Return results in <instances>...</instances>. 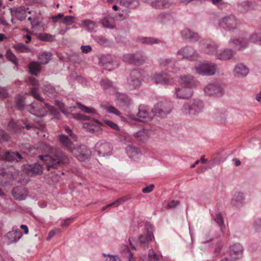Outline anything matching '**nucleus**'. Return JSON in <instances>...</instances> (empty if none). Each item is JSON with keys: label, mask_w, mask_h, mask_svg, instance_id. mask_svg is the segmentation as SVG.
Wrapping results in <instances>:
<instances>
[{"label": "nucleus", "mask_w": 261, "mask_h": 261, "mask_svg": "<svg viewBox=\"0 0 261 261\" xmlns=\"http://www.w3.org/2000/svg\"><path fill=\"white\" fill-rule=\"evenodd\" d=\"M40 147L44 148L45 151L48 153L39 156L47 170L61 167L69 163L68 158L61 149L54 148L44 143L41 144Z\"/></svg>", "instance_id": "f257e3e1"}, {"label": "nucleus", "mask_w": 261, "mask_h": 261, "mask_svg": "<svg viewBox=\"0 0 261 261\" xmlns=\"http://www.w3.org/2000/svg\"><path fill=\"white\" fill-rule=\"evenodd\" d=\"M31 94L39 102H34L27 106V109L30 113L38 117H42L45 115L47 111H49L55 117H58L59 112L54 107L43 102V98L40 96L36 87L31 89Z\"/></svg>", "instance_id": "f03ea898"}, {"label": "nucleus", "mask_w": 261, "mask_h": 261, "mask_svg": "<svg viewBox=\"0 0 261 261\" xmlns=\"http://www.w3.org/2000/svg\"><path fill=\"white\" fill-rule=\"evenodd\" d=\"M204 110V104L202 100L194 99L185 102L181 109L182 113L186 115L196 116Z\"/></svg>", "instance_id": "7ed1b4c3"}, {"label": "nucleus", "mask_w": 261, "mask_h": 261, "mask_svg": "<svg viewBox=\"0 0 261 261\" xmlns=\"http://www.w3.org/2000/svg\"><path fill=\"white\" fill-rule=\"evenodd\" d=\"M217 68L216 64L207 61L199 62L195 65L196 70L198 74L206 76L214 75Z\"/></svg>", "instance_id": "20e7f679"}, {"label": "nucleus", "mask_w": 261, "mask_h": 261, "mask_svg": "<svg viewBox=\"0 0 261 261\" xmlns=\"http://www.w3.org/2000/svg\"><path fill=\"white\" fill-rule=\"evenodd\" d=\"M219 24L227 31L234 32L239 29L240 23L235 16L229 15L221 18Z\"/></svg>", "instance_id": "39448f33"}, {"label": "nucleus", "mask_w": 261, "mask_h": 261, "mask_svg": "<svg viewBox=\"0 0 261 261\" xmlns=\"http://www.w3.org/2000/svg\"><path fill=\"white\" fill-rule=\"evenodd\" d=\"M205 94L215 97H222L225 92L223 85L219 82H213L207 84L203 89Z\"/></svg>", "instance_id": "423d86ee"}, {"label": "nucleus", "mask_w": 261, "mask_h": 261, "mask_svg": "<svg viewBox=\"0 0 261 261\" xmlns=\"http://www.w3.org/2000/svg\"><path fill=\"white\" fill-rule=\"evenodd\" d=\"M141 77V74L139 70H132L127 81V89L130 90L139 88L142 83Z\"/></svg>", "instance_id": "0eeeda50"}, {"label": "nucleus", "mask_w": 261, "mask_h": 261, "mask_svg": "<svg viewBox=\"0 0 261 261\" xmlns=\"http://www.w3.org/2000/svg\"><path fill=\"white\" fill-rule=\"evenodd\" d=\"M177 56L178 59L186 58L194 60L197 59L198 54L192 47L186 46L178 51Z\"/></svg>", "instance_id": "6e6552de"}, {"label": "nucleus", "mask_w": 261, "mask_h": 261, "mask_svg": "<svg viewBox=\"0 0 261 261\" xmlns=\"http://www.w3.org/2000/svg\"><path fill=\"white\" fill-rule=\"evenodd\" d=\"M146 59L144 54H127L123 57L124 62L137 65L143 64Z\"/></svg>", "instance_id": "1a4fd4ad"}, {"label": "nucleus", "mask_w": 261, "mask_h": 261, "mask_svg": "<svg viewBox=\"0 0 261 261\" xmlns=\"http://www.w3.org/2000/svg\"><path fill=\"white\" fill-rule=\"evenodd\" d=\"M172 109V104L170 102H160L154 106L152 109V113L154 115L159 114L163 117L169 113Z\"/></svg>", "instance_id": "9d476101"}, {"label": "nucleus", "mask_w": 261, "mask_h": 261, "mask_svg": "<svg viewBox=\"0 0 261 261\" xmlns=\"http://www.w3.org/2000/svg\"><path fill=\"white\" fill-rule=\"evenodd\" d=\"M71 152L80 161H85L91 154L90 150L85 145L74 147Z\"/></svg>", "instance_id": "9b49d317"}, {"label": "nucleus", "mask_w": 261, "mask_h": 261, "mask_svg": "<svg viewBox=\"0 0 261 261\" xmlns=\"http://www.w3.org/2000/svg\"><path fill=\"white\" fill-rule=\"evenodd\" d=\"M95 148L98 154L101 156L111 155L112 150L111 144L104 141L98 142L95 145Z\"/></svg>", "instance_id": "f8f14e48"}, {"label": "nucleus", "mask_w": 261, "mask_h": 261, "mask_svg": "<svg viewBox=\"0 0 261 261\" xmlns=\"http://www.w3.org/2000/svg\"><path fill=\"white\" fill-rule=\"evenodd\" d=\"M151 79L155 84L171 85L174 83L173 79L165 72L156 73L151 75Z\"/></svg>", "instance_id": "ddd939ff"}, {"label": "nucleus", "mask_w": 261, "mask_h": 261, "mask_svg": "<svg viewBox=\"0 0 261 261\" xmlns=\"http://www.w3.org/2000/svg\"><path fill=\"white\" fill-rule=\"evenodd\" d=\"M243 248L240 243H236L229 247V255L232 261L241 258L243 255Z\"/></svg>", "instance_id": "4468645a"}, {"label": "nucleus", "mask_w": 261, "mask_h": 261, "mask_svg": "<svg viewBox=\"0 0 261 261\" xmlns=\"http://www.w3.org/2000/svg\"><path fill=\"white\" fill-rule=\"evenodd\" d=\"M153 239L154 236L153 232L147 228L146 232L141 234L139 236V241L140 246L144 249H146L149 248V243Z\"/></svg>", "instance_id": "2eb2a0df"}, {"label": "nucleus", "mask_w": 261, "mask_h": 261, "mask_svg": "<svg viewBox=\"0 0 261 261\" xmlns=\"http://www.w3.org/2000/svg\"><path fill=\"white\" fill-rule=\"evenodd\" d=\"M200 44L204 53L208 55H215L216 56L218 46L215 42L202 41L200 42Z\"/></svg>", "instance_id": "dca6fc26"}, {"label": "nucleus", "mask_w": 261, "mask_h": 261, "mask_svg": "<svg viewBox=\"0 0 261 261\" xmlns=\"http://www.w3.org/2000/svg\"><path fill=\"white\" fill-rule=\"evenodd\" d=\"M101 121L94 120L89 122H85L83 124V127L91 133L99 134L101 132Z\"/></svg>", "instance_id": "f3484780"}, {"label": "nucleus", "mask_w": 261, "mask_h": 261, "mask_svg": "<svg viewBox=\"0 0 261 261\" xmlns=\"http://www.w3.org/2000/svg\"><path fill=\"white\" fill-rule=\"evenodd\" d=\"M175 95L180 99H188L193 95V90L190 88L181 85V87L175 88Z\"/></svg>", "instance_id": "a211bd4d"}, {"label": "nucleus", "mask_w": 261, "mask_h": 261, "mask_svg": "<svg viewBox=\"0 0 261 261\" xmlns=\"http://www.w3.org/2000/svg\"><path fill=\"white\" fill-rule=\"evenodd\" d=\"M29 8H24L23 7H18L11 9V13L12 16L15 17L20 21H22L27 16V14H30L31 12L29 10Z\"/></svg>", "instance_id": "6ab92c4d"}, {"label": "nucleus", "mask_w": 261, "mask_h": 261, "mask_svg": "<svg viewBox=\"0 0 261 261\" xmlns=\"http://www.w3.org/2000/svg\"><path fill=\"white\" fill-rule=\"evenodd\" d=\"M179 82L181 85L190 88L191 89L198 85V82L192 76L189 75L181 76Z\"/></svg>", "instance_id": "aec40b11"}, {"label": "nucleus", "mask_w": 261, "mask_h": 261, "mask_svg": "<svg viewBox=\"0 0 261 261\" xmlns=\"http://www.w3.org/2000/svg\"><path fill=\"white\" fill-rule=\"evenodd\" d=\"M248 41L244 38H232L229 42L230 46L236 50H240L247 46Z\"/></svg>", "instance_id": "412c9836"}, {"label": "nucleus", "mask_w": 261, "mask_h": 261, "mask_svg": "<svg viewBox=\"0 0 261 261\" xmlns=\"http://www.w3.org/2000/svg\"><path fill=\"white\" fill-rule=\"evenodd\" d=\"M22 232L19 229H13L12 231L8 232L5 237L9 243H16L22 237Z\"/></svg>", "instance_id": "4be33fe9"}, {"label": "nucleus", "mask_w": 261, "mask_h": 261, "mask_svg": "<svg viewBox=\"0 0 261 261\" xmlns=\"http://www.w3.org/2000/svg\"><path fill=\"white\" fill-rule=\"evenodd\" d=\"M234 55V51L231 49H224L217 51L216 53V58L220 60L226 61L230 59Z\"/></svg>", "instance_id": "5701e85b"}, {"label": "nucleus", "mask_w": 261, "mask_h": 261, "mask_svg": "<svg viewBox=\"0 0 261 261\" xmlns=\"http://www.w3.org/2000/svg\"><path fill=\"white\" fill-rule=\"evenodd\" d=\"M28 174L31 176L41 174L42 173V166L38 163L29 165L26 167Z\"/></svg>", "instance_id": "b1692460"}, {"label": "nucleus", "mask_w": 261, "mask_h": 261, "mask_svg": "<svg viewBox=\"0 0 261 261\" xmlns=\"http://www.w3.org/2000/svg\"><path fill=\"white\" fill-rule=\"evenodd\" d=\"M215 118L221 123H225L227 121L228 112L225 110L216 109L214 112Z\"/></svg>", "instance_id": "393cba45"}, {"label": "nucleus", "mask_w": 261, "mask_h": 261, "mask_svg": "<svg viewBox=\"0 0 261 261\" xmlns=\"http://www.w3.org/2000/svg\"><path fill=\"white\" fill-rule=\"evenodd\" d=\"M181 35L184 39L189 40L192 42L197 41L199 38V35L197 33L187 28L184 29L181 31Z\"/></svg>", "instance_id": "a878e982"}, {"label": "nucleus", "mask_w": 261, "mask_h": 261, "mask_svg": "<svg viewBox=\"0 0 261 261\" xmlns=\"http://www.w3.org/2000/svg\"><path fill=\"white\" fill-rule=\"evenodd\" d=\"M58 140L63 146L67 150L71 152L73 148V144L68 136L65 135L58 136Z\"/></svg>", "instance_id": "bb28decb"}, {"label": "nucleus", "mask_w": 261, "mask_h": 261, "mask_svg": "<svg viewBox=\"0 0 261 261\" xmlns=\"http://www.w3.org/2000/svg\"><path fill=\"white\" fill-rule=\"evenodd\" d=\"M234 75L237 77H245L249 73V69L243 64H238L233 70Z\"/></svg>", "instance_id": "cd10ccee"}, {"label": "nucleus", "mask_w": 261, "mask_h": 261, "mask_svg": "<svg viewBox=\"0 0 261 261\" xmlns=\"http://www.w3.org/2000/svg\"><path fill=\"white\" fill-rule=\"evenodd\" d=\"M12 195L16 200H21L25 198L27 195L25 188L18 187L14 188L12 190Z\"/></svg>", "instance_id": "c85d7f7f"}, {"label": "nucleus", "mask_w": 261, "mask_h": 261, "mask_svg": "<svg viewBox=\"0 0 261 261\" xmlns=\"http://www.w3.org/2000/svg\"><path fill=\"white\" fill-rule=\"evenodd\" d=\"M117 102L120 107L125 109L130 105L131 100L126 95L119 94L117 97Z\"/></svg>", "instance_id": "c756f323"}, {"label": "nucleus", "mask_w": 261, "mask_h": 261, "mask_svg": "<svg viewBox=\"0 0 261 261\" xmlns=\"http://www.w3.org/2000/svg\"><path fill=\"white\" fill-rule=\"evenodd\" d=\"M173 4L171 0H155L151 2V6L156 9L169 8Z\"/></svg>", "instance_id": "7c9ffc66"}, {"label": "nucleus", "mask_w": 261, "mask_h": 261, "mask_svg": "<svg viewBox=\"0 0 261 261\" xmlns=\"http://www.w3.org/2000/svg\"><path fill=\"white\" fill-rule=\"evenodd\" d=\"M153 115L152 113L149 112V108L147 106L142 105L139 108V112L138 116L139 118H146L148 120H151Z\"/></svg>", "instance_id": "2f4dec72"}, {"label": "nucleus", "mask_w": 261, "mask_h": 261, "mask_svg": "<svg viewBox=\"0 0 261 261\" xmlns=\"http://www.w3.org/2000/svg\"><path fill=\"white\" fill-rule=\"evenodd\" d=\"M160 66L169 71L173 72L174 63L172 60L168 59H161L159 61Z\"/></svg>", "instance_id": "473e14b6"}, {"label": "nucleus", "mask_w": 261, "mask_h": 261, "mask_svg": "<svg viewBox=\"0 0 261 261\" xmlns=\"http://www.w3.org/2000/svg\"><path fill=\"white\" fill-rule=\"evenodd\" d=\"M244 202V195L241 192H236L233 196L232 204L236 207H239Z\"/></svg>", "instance_id": "72a5a7b5"}, {"label": "nucleus", "mask_w": 261, "mask_h": 261, "mask_svg": "<svg viewBox=\"0 0 261 261\" xmlns=\"http://www.w3.org/2000/svg\"><path fill=\"white\" fill-rule=\"evenodd\" d=\"M240 10L244 12H246L254 8L253 3L248 1H242L239 4Z\"/></svg>", "instance_id": "f704fd0d"}, {"label": "nucleus", "mask_w": 261, "mask_h": 261, "mask_svg": "<svg viewBox=\"0 0 261 261\" xmlns=\"http://www.w3.org/2000/svg\"><path fill=\"white\" fill-rule=\"evenodd\" d=\"M137 41L138 42L146 43L147 44H157L160 42V40L153 38L151 37H138L137 39Z\"/></svg>", "instance_id": "c9c22d12"}, {"label": "nucleus", "mask_w": 261, "mask_h": 261, "mask_svg": "<svg viewBox=\"0 0 261 261\" xmlns=\"http://www.w3.org/2000/svg\"><path fill=\"white\" fill-rule=\"evenodd\" d=\"M29 68L32 74L36 75L40 71L41 66L38 62H32L29 64Z\"/></svg>", "instance_id": "e433bc0d"}, {"label": "nucleus", "mask_w": 261, "mask_h": 261, "mask_svg": "<svg viewBox=\"0 0 261 261\" xmlns=\"http://www.w3.org/2000/svg\"><path fill=\"white\" fill-rule=\"evenodd\" d=\"M101 21L103 26L105 28L113 29L115 27V20L112 17H105Z\"/></svg>", "instance_id": "4c0bfd02"}, {"label": "nucleus", "mask_w": 261, "mask_h": 261, "mask_svg": "<svg viewBox=\"0 0 261 261\" xmlns=\"http://www.w3.org/2000/svg\"><path fill=\"white\" fill-rule=\"evenodd\" d=\"M100 106L110 113L114 114L117 116H120L121 114V113L117 109L109 103H102Z\"/></svg>", "instance_id": "58836bf2"}, {"label": "nucleus", "mask_w": 261, "mask_h": 261, "mask_svg": "<svg viewBox=\"0 0 261 261\" xmlns=\"http://www.w3.org/2000/svg\"><path fill=\"white\" fill-rule=\"evenodd\" d=\"M120 4L125 7L135 8L138 6L139 2L138 0H120Z\"/></svg>", "instance_id": "ea45409f"}, {"label": "nucleus", "mask_w": 261, "mask_h": 261, "mask_svg": "<svg viewBox=\"0 0 261 261\" xmlns=\"http://www.w3.org/2000/svg\"><path fill=\"white\" fill-rule=\"evenodd\" d=\"M149 135V134L148 131L146 129L140 130L134 134L135 138H136L138 140L143 142L147 140Z\"/></svg>", "instance_id": "a19ab883"}, {"label": "nucleus", "mask_w": 261, "mask_h": 261, "mask_svg": "<svg viewBox=\"0 0 261 261\" xmlns=\"http://www.w3.org/2000/svg\"><path fill=\"white\" fill-rule=\"evenodd\" d=\"M102 123H100V125L102 127H109L111 128L114 129V130L118 131L119 130V127L118 125L113 122L111 120L108 119H103L102 121H101Z\"/></svg>", "instance_id": "79ce46f5"}, {"label": "nucleus", "mask_w": 261, "mask_h": 261, "mask_svg": "<svg viewBox=\"0 0 261 261\" xmlns=\"http://www.w3.org/2000/svg\"><path fill=\"white\" fill-rule=\"evenodd\" d=\"M249 41L261 45V32L255 31L252 33L249 37Z\"/></svg>", "instance_id": "37998d69"}, {"label": "nucleus", "mask_w": 261, "mask_h": 261, "mask_svg": "<svg viewBox=\"0 0 261 261\" xmlns=\"http://www.w3.org/2000/svg\"><path fill=\"white\" fill-rule=\"evenodd\" d=\"M43 91L48 96L53 97L56 96L57 93L55 88L50 85H46L44 86Z\"/></svg>", "instance_id": "c03bdc74"}, {"label": "nucleus", "mask_w": 261, "mask_h": 261, "mask_svg": "<svg viewBox=\"0 0 261 261\" xmlns=\"http://www.w3.org/2000/svg\"><path fill=\"white\" fill-rule=\"evenodd\" d=\"M172 19V16L169 13L160 14L157 18L158 20L162 23H166Z\"/></svg>", "instance_id": "a18cd8bd"}, {"label": "nucleus", "mask_w": 261, "mask_h": 261, "mask_svg": "<svg viewBox=\"0 0 261 261\" xmlns=\"http://www.w3.org/2000/svg\"><path fill=\"white\" fill-rule=\"evenodd\" d=\"M51 55L49 53H43L39 55L38 59L41 64H47L50 60Z\"/></svg>", "instance_id": "49530a36"}, {"label": "nucleus", "mask_w": 261, "mask_h": 261, "mask_svg": "<svg viewBox=\"0 0 261 261\" xmlns=\"http://www.w3.org/2000/svg\"><path fill=\"white\" fill-rule=\"evenodd\" d=\"M76 105L78 108L83 112L88 113V114H96V111L93 108L87 107L81 103L77 102Z\"/></svg>", "instance_id": "de8ad7c7"}, {"label": "nucleus", "mask_w": 261, "mask_h": 261, "mask_svg": "<svg viewBox=\"0 0 261 261\" xmlns=\"http://www.w3.org/2000/svg\"><path fill=\"white\" fill-rule=\"evenodd\" d=\"M81 25L86 28L88 30H93L95 27V23L94 21L90 20H83L81 22Z\"/></svg>", "instance_id": "09e8293b"}, {"label": "nucleus", "mask_w": 261, "mask_h": 261, "mask_svg": "<svg viewBox=\"0 0 261 261\" xmlns=\"http://www.w3.org/2000/svg\"><path fill=\"white\" fill-rule=\"evenodd\" d=\"M14 48L19 52L28 53L30 51L29 47L23 44H15L14 45Z\"/></svg>", "instance_id": "8fccbe9b"}, {"label": "nucleus", "mask_w": 261, "mask_h": 261, "mask_svg": "<svg viewBox=\"0 0 261 261\" xmlns=\"http://www.w3.org/2000/svg\"><path fill=\"white\" fill-rule=\"evenodd\" d=\"M129 197L128 196H123L117 199L116 200L111 203V205H113L114 206L117 207L119 205L123 203L127 200L129 199Z\"/></svg>", "instance_id": "3c124183"}, {"label": "nucleus", "mask_w": 261, "mask_h": 261, "mask_svg": "<svg viewBox=\"0 0 261 261\" xmlns=\"http://www.w3.org/2000/svg\"><path fill=\"white\" fill-rule=\"evenodd\" d=\"M32 28L34 30L38 29L39 27H42V23L39 21L38 17L34 16V19L31 23Z\"/></svg>", "instance_id": "603ef678"}, {"label": "nucleus", "mask_w": 261, "mask_h": 261, "mask_svg": "<svg viewBox=\"0 0 261 261\" xmlns=\"http://www.w3.org/2000/svg\"><path fill=\"white\" fill-rule=\"evenodd\" d=\"M38 38L42 41H52L54 40V37L48 34H39Z\"/></svg>", "instance_id": "864d4df0"}, {"label": "nucleus", "mask_w": 261, "mask_h": 261, "mask_svg": "<svg viewBox=\"0 0 261 261\" xmlns=\"http://www.w3.org/2000/svg\"><path fill=\"white\" fill-rule=\"evenodd\" d=\"M6 58L14 64L17 65V61L15 56L10 50H8L6 53Z\"/></svg>", "instance_id": "5fc2aeb1"}, {"label": "nucleus", "mask_w": 261, "mask_h": 261, "mask_svg": "<svg viewBox=\"0 0 261 261\" xmlns=\"http://www.w3.org/2000/svg\"><path fill=\"white\" fill-rule=\"evenodd\" d=\"M148 261H159V256L153 249L149 250Z\"/></svg>", "instance_id": "6e6d98bb"}, {"label": "nucleus", "mask_w": 261, "mask_h": 261, "mask_svg": "<svg viewBox=\"0 0 261 261\" xmlns=\"http://www.w3.org/2000/svg\"><path fill=\"white\" fill-rule=\"evenodd\" d=\"M74 21V17L71 16H66L62 19L61 22L66 25L72 24Z\"/></svg>", "instance_id": "4d7b16f0"}, {"label": "nucleus", "mask_w": 261, "mask_h": 261, "mask_svg": "<svg viewBox=\"0 0 261 261\" xmlns=\"http://www.w3.org/2000/svg\"><path fill=\"white\" fill-rule=\"evenodd\" d=\"M100 85L101 87H102L105 89L113 88L112 82L107 79L101 80L100 82Z\"/></svg>", "instance_id": "13d9d810"}, {"label": "nucleus", "mask_w": 261, "mask_h": 261, "mask_svg": "<svg viewBox=\"0 0 261 261\" xmlns=\"http://www.w3.org/2000/svg\"><path fill=\"white\" fill-rule=\"evenodd\" d=\"M16 105L19 109L21 110L23 108V98L20 95H17L15 98Z\"/></svg>", "instance_id": "bf43d9fd"}, {"label": "nucleus", "mask_w": 261, "mask_h": 261, "mask_svg": "<svg viewBox=\"0 0 261 261\" xmlns=\"http://www.w3.org/2000/svg\"><path fill=\"white\" fill-rule=\"evenodd\" d=\"M102 255L107 257L105 261H120V259L117 255H112L103 253Z\"/></svg>", "instance_id": "052dcab7"}, {"label": "nucleus", "mask_w": 261, "mask_h": 261, "mask_svg": "<svg viewBox=\"0 0 261 261\" xmlns=\"http://www.w3.org/2000/svg\"><path fill=\"white\" fill-rule=\"evenodd\" d=\"M25 127L27 129H29L30 128L33 127V126L35 127H37L41 130L43 129V128H44V124L42 122H39L38 124H25Z\"/></svg>", "instance_id": "680f3d73"}, {"label": "nucleus", "mask_w": 261, "mask_h": 261, "mask_svg": "<svg viewBox=\"0 0 261 261\" xmlns=\"http://www.w3.org/2000/svg\"><path fill=\"white\" fill-rule=\"evenodd\" d=\"M72 117L77 120H86L89 119V117L81 114H72Z\"/></svg>", "instance_id": "e2e57ef3"}, {"label": "nucleus", "mask_w": 261, "mask_h": 261, "mask_svg": "<svg viewBox=\"0 0 261 261\" xmlns=\"http://www.w3.org/2000/svg\"><path fill=\"white\" fill-rule=\"evenodd\" d=\"M8 129L14 132H16L18 130L17 124H16L13 120H11L8 125Z\"/></svg>", "instance_id": "0e129e2a"}, {"label": "nucleus", "mask_w": 261, "mask_h": 261, "mask_svg": "<svg viewBox=\"0 0 261 261\" xmlns=\"http://www.w3.org/2000/svg\"><path fill=\"white\" fill-rule=\"evenodd\" d=\"M10 138L9 135L4 130L0 129V140L8 141Z\"/></svg>", "instance_id": "69168bd1"}, {"label": "nucleus", "mask_w": 261, "mask_h": 261, "mask_svg": "<svg viewBox=\"0 0 261 261\" xmlns=\"http://www.w3.org/2000/svg\"><path fill=\"white\" fill-rule=\"evenodd\" d=\"M140 152V150L139 148L134 147V146H129L128 150V153L130 154L132 156L138 154Z\"/></svg>", "instance_id": "338daca9"}, {"label": "nucleus", "mask_w": 261, "mask_h": 261, "mask_svg": "<svg viewBox=\"0 0 261 261\" xmlns=\"http://www.w3.org/2000/svg\"><path fill=\"white\" fill-rule=\"evenodd\" d=\"M253 227L255 231H258L261 230V219H257L253 223Z\"/></svg>", "instance_id": "774afa93"}]
</instances>
